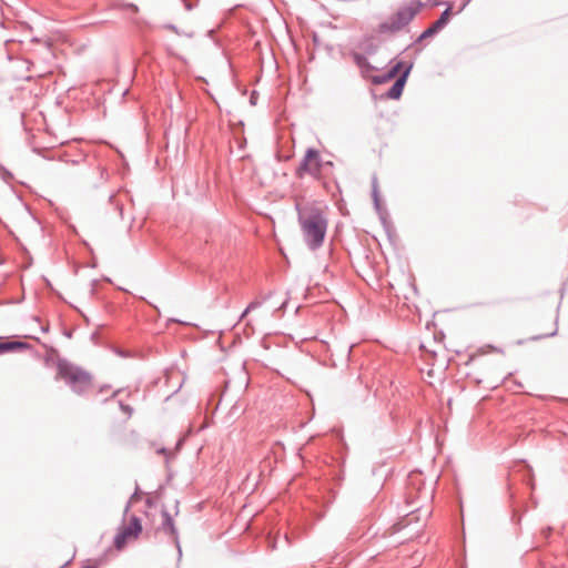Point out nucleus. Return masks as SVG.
Here are the masks:
<instances>
[{"label": "nucleus", "mask_w": 568, "mask_h": 568, "mask_svg": "<svg viewBox=\"0 0 568 568\" xmlns=\"http://www.w3.org/2000/svg\"><path fill=\"white\" fill-rule=\"evenodd\" d=\"M300 222L303 231L304 239L308 246L314 250L322 245L327 221L324 216L322 207L305 209L300 216Z\"/></svg>", "instance_id": "nucleus-1"}, {"label": "nucleus", "mask_w": 568, "mask_h": 568, "mask_svg": "<svg viewBox=\"0 0 568 568\" xmlns=\"http://www.w3.org/2000/svg\"><path fill=\"white\" fill-rule=\"evenodd\" d=\"M333 163L331 161H322L316 150L310 149L305 153L300 166L296 170L298 178L308 174L315 179H323L332 173Z\"/></svg>", "instance_id": "nucleus-2"}, {"label": "nucleus", "mask_w": 568, "mask_h": 568, "mask_svg": "<svg viewBox=\"0 0 568 568\" xmlns=\"http://www.w3.org/2000/svg\"><path fill=\"white\" fill-rule=\"evenodd\" d=\"M142 527L140 521L136 518H133L132 521L125 526H123L118 535L114 538V546L118 550H122L126 542L131 539H134L141 532Z\"/></svg>", "instance_id": "nucleus-3"}, {"label": "nucleus", "mask_w": 568, "mask_h": 568, "mask_svg": "<svg viewBox=\"0 0 568 568\" xmlns=\"http://www.w3.org/2000/svg\"><path fill=\"white\" fill-rule=\"evenodd\" d=\"M58 376L72 385L87 384L89 382L88 374L64 363L59 364Z\"/></svg>", "instance_id": "nucleus-4"}, {"label": "nucleus", "mask_w": 568, "mask_h": 568, "mask_svg": "<svg viewBox=\"0 0 568 568\" xmlns=\"http://www.w3.org/2000/svg\"><path fill=\"white\" fill-rule=\"evenodd\" d=\"M452 9L453 7L448 4L446 10L442 13L440 18L423 32L422 38L430 37L444 28L450 18Z\"/></svg>", "instance_id": "nucleus-5"}, {"label": "nucleus", "mask_w": 568, "mask_h": 568, "mask_svg": "<svg viewBox=\"0 0 568 568\" xmlns=\"http://www.w3.org/2000/svg\"><path fill=\"white\" fill-rule=\"evenodd\" d=\"M408 19L405 18L404 13L399 12L395 17L390 19L389 22H385L379 26L381 32H395L402 29L406 23Z\"/></svg>", "instance_id": "nucleus-6"}, {"label": "nucleus", "mask_w": 568, "mask_h": 568, "mask_svg": "<svg viewBox=\"0 0 568 568\" xmlns=\"http://www.w3.org/2000/svg\"><path fill=\"white\" fill-rule=\"evenodd\" d=\"M407 73L408 72L406 71L400 78H398L393 87L388 90L387 97L389 99H398L402 95Z\"/></svg>", "instance_id": "nucleus-7"}, {"label": "nucleus", "mask_w": 568, "mask_h": 568, "mask_svg": "<svg viewBox=\"0 0 568 568\" xmlns=\"http://www.w3.org/2000/svg\"><path fill=\"white\" fill-rule=\"evenodd\" d=\"M556 333H557V324L554 321L551 323V327L548 331L536 335L535 337H532V339H540V338L550 337V336H554Z\"/></svg>", "instance_id": "nucleus-8"}, {"label": "nucleus", "mask_w": 568, "mask_h": 568, "mask_svg": "<svg viewBox=\"0 0 568 568\" xmlns=\"http://www.w3.org/2000/svg\"><path fill=\"white\" fill-rule=\"evenodd\" d=\"M419 520H420V517L418 515H416L415 513H412L406 516L403 527H406L407 525H409L413 521H419Z\"/></svg>", "instance_id": "nucleus-9"}, {"label": "nucleus", "mask_w": 568, "mask_h": 568, "mask_svg": "<svg viewBox=\"0 0 568 568\" xmlns=\"http://www.w3.org/2000/svg\"><path fill=\"white\" fill-rule=\"evenodd\" d=\"M22 344L21 343H4V344H0V349H13L16 347H21Z\"/></svg>", "instance_id": "nucleus-10"}, {"label": "nucleus", "mask_w": 568, "mask_h": 568, "mask_svg": "<svg viewBox=\"0 0 568 568\" xmlns=\"http://www.w3.org/2000/svg\"><path fill=\"white\" fill-rule=\"evenodd\" d=\"M355 61L358 63V64H362L364 61H365V58L359 55V54H355Z\"/></svg>", "instance_id": "nucleus-11"}, {"label": "nucleus", "mask_w": 568, "mask_h": 568, "mask_svg": "<svg viewBox=\"0 0 568 568\" xmlns=\"http://www.w3.org/2000/svg\"><path fill=\"white\" fill-rule=\"evenodd\" d=\"M398 69H399V64H397V65H396V67L390 71V73H389V78H393V77L397 73Z\"/></svg>", "instance_id": "nucleus-12"}, {"label": "nucleus", "mask_w": 568, "mask_h": 568, "mask_svg": "<svg viewBox=\"0 0 568 568\" xmlns=\"http://www.w3.org/2000/svg\"><path fill=\"white\" fill-rule=\"evenodd\" d=\"M166 28H168L169 30H171V31L175 32V33H179V31H178L176 27H174V26H168Z\"/></svg>", "instance_id": "nucleus-13"}, {"label": "nucleus", "mask_w": 568, "mask_h": 568, "mask_svg": "<svg viewBox=\"0 0 568 568\" xmlns=\"http://www.w3.org/2000/svg\"><path fill=\"white\" fill-rule=\"evenodd\" d=\"M467 2H468V1H465V2L463 3V6H462V7H460V9L458 10V12H460V11H463V10L465 9V7L467 6Z\"/></svg>", "instance_id": "nucleus-14"}, {"label": "nucleus", "mask_w": 568, "mask_h": 568, "mask_svg": "<svg viewBox=\"0 0 568 568\" xmlns=\"http://www.w3.org/2000/svg\"><path fill=\"white\" fill-rule=\"evenodd\" d=\"M174 322H178V323H181V324H190L189 322H185V321H180V320H173Z\"/></svg>", "instance_id": "nucleus-15"}, {"label": "nucleus", "mask_w": 568, "mask_h": 568, "mask_svg": "<svg viewBox=\"0 0 568 568\" xmlns=\"http://www.w3.org/2000/svg\"><path fill=\"white\" fill-rule=\"evenodd\" d=\"M427 517H428V511H425L424 516H423V521H425L427 519Z\"/></svg>", "instance_id": "nucleus-16"}]
</instances>
